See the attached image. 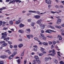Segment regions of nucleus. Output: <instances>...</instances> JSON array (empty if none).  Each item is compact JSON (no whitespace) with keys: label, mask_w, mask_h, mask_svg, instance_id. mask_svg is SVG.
Masks as SVG:
<instances>
[{"label":"nucleus","mask_w":64,"mask_h":64,"mask_svg":"<svg viewBox=\"0 0 64 64\" xmlns=\"http://www.w3.org/2000/svg\"><path fill=\"white\" fill-rule=\"evenodd\" d=\"M58 38H59V40H61L62 39V38L61 37V36L60 35H58Z\"/></svg>","instance_id":"obj_20"},{"label":"nucleus","mask_w":64,"mask_h":64,"mask_svg":"<svg viewBox=\"0 0 64 64\" xmlns=\"http://www.w3.org/2000/svg\"><path fill=\"white\" fill-rule=\"evenodd\" d=\"M30 15H31V13H29V14L28 13L26 14L27 16H29Z\"/></svg>","instance_id":"obj_49"},{"label":"nucleus","mask_w":64,"mask_h":64,"mask_svg":"<svg viewBox=\"0 0 64 64\" xmlns=\"http://www.w3.org/2000/svg\"><path fill=\"white\" fill-rule=\"evenodd\" d=\"M45 2L48 4L50 5L51 4V1L50 0H46Z\"/></svg>","instance_id":"obj_5"},{"label":"nucleus","mask_w":64,"mask_h":64,"mask_svg":"<svg viewBox=\"0 0 64 64\" xmlns=\"http://www.w3.org/2000/svg\"><path fill=\"white\" fill-rule=\"evenodd\" d=\"M58 7H59L58 6V5H56L55 6V7H56V8H58Z\"/></svg>","instance_id":"obj_62"},{"label":"nucleus","mask_w":64,"mask_h":64,"mask_svg":"<svg viewBox=\"0 0 64 64\" xmlns=\"http://www.w3.org/2000/svg\"><path fill=\"white\" fill-rule=\"evenodd\" d=\"M17 54V52L16 51L14 52V53H13L12 55L10 56L8 58L10 60H11L12 58L14 57V56H15Z\"/></svg>","instance_id":"obj_2"},{"label":"nucleus","mask_w":64,"mask_h":64,"mask_svg":"<svg viewBox=\"0 0 64 64\" xmlns=\"http://www.w3.org/2000/svg\"><path fill=\"white\" fill-rule=\"evenodd\" d=\"M34 40H38V39L37 38H34Z\"/></svg>","instance_id":"obj_47"},{"label":"nucleus","mask_w":64,"mask_h":64,"mask_svg":"<svg viewBox=\"0 0 64 64\" xmlns=\"http://www.w3.org/2000/svg\"><path fill=\"white\" fill-rule=\"evenodd\" d=\"M4 43H5V41H4L3 42H0V44H3Z\"/></svg>","instance_id":"obj_45"},{"label":"nucleus","mask_w":64,"mask_h":64,"mask_svg":"<svg viewBox=\"0 0 64 64\" xmlns=\"http://www.w3.org/2000/svg\"><path fill=\"white\" fill-rule=\"evenodd\" d=\"M31 30H30V29H26V33H30V32Z\"/></svg>","instance_id":"obj_11"},{"label":"nucleus","mask_w":64,"mask_h":64,"mask_svg":"<svg viewBox=\"0 0 64 64\" xmlns=\"http://www.w3.org/2000/svg\"><path fill=\"white\" fill-rule=\"evenodd\" d=\"M18 40L20 41H22V39H18Z\"/></svg>","instance_id":"obj_59"},{"label":"nucleus","mask_w":64,"mask_h":64,"mask_svg":"<svg viewBox=\"0 0 64 64\" xmlns=\"http://www.w3.org/2000/svg\"><path fill=\"white\" fill-rule=\"evenodd\" d=\"M14 48H17V46L15 45L14 46Z\"/></svg>","instance_id":"obj_43"},{"label":"nucleus","mask_w":64,"mask_h":64,"mask_svg":"<svg viewBox=\"0 0 64 64\" xmlns=\"http://www.w3.org/2000/svg\"><path fill=\"white\" fill-rule=\"evenodd\" d=\"M26 60H25L24 61V64H26Z\"/></svg>","instance_id":"obj_57"},{"label":"nucleus","mask_w":64,"mask_h":64,"mask_svg":"<svg viewBox=\"0 0 64 64\" xmlns=\"http://www.w3.org/2000/svg\"><path fill=\"white\" fill-rule=\"evenodd\" d=\"M60 8H63V6H60Z\"/></svg>","instance_id":"obj_61"},{"label":"nucleus","mask_w":64,"mask_h":64,"mask_svg":"<svg viewBox=\"0 0 64 64\" xmlns=\"http://www.w3.org/2000/svg\"><path fill=\"white\" fill-rule=\"evenodd\" d=\"M51 12V13H52V14H55V13H56V12H54L53 11H52Z\"/></svg>","instance_id":"obj_38"},{"label":"nucleus","mask_w":64,"mask_h":64,"mask_svg":"<svg viewBox=\"0 0 64 64\" xmlns=\"http://www.w3.org/2000/svg\"><path fill=\"white\" fill-rule=\"evenodd\" d=\"M2 36L1 38V39H4V40H6V41H8L7 40H9L10 39V38L9 37H8L7 38H6V37H7V34H5L4 33H2Z\"/></svg>","instance_id":"obj_1"},{"label":"nucleus","mask_w":64,"mask_h":64,"mask_svg":"<svg viewBox=\"0 0 64 64\" xmlns=\"http://www.w3.org/2000/svg\"><path fill=\"white\" fill-rule=\"evenodd\" d=\"M18 32H19V33L22 34L24 33V31L22 30H18Z\"/></svg>","instance_id":"obj_17"},{"label":"nucleus","mask_w":64,"mask_h":64,"mask_svg":"<svg viewBox=\"0 0 64 64\" xmlns=\"http://www.w3.org/2000/svg\"><path fill=\"white\" fill-rule=\"evenodd\" d=\"M10 48H12L13 47V46L11 45H10Z\"/></svg>","instance_id":"obj_52"},{"label":"nucleus","mask_w":64,"mask_h":64,"mask_svg":"<svg viewBox=\"0 0 64 64\" xmlns=\"http://www.w3.org/2000/svg\"><path fill=\"white\" fill-rule=\"evenodd\" d=\"M61 20L60 18H59L57 20L56 23L58 24H60L61 23Z\"/></svg>","instance_id":"obj_8"},{"label":"nucleus","mask_w":64,"mask_h":64,"mask_svg":"<svg viewBox=\"0 0 64 64\" xmlns=\"http://www.w3.org/2000/svg\"><path fill=\"white\" fill-rule=\"evenodd\" d=\"M34 17L36 19H39L40 17V16L39 15H36L35 16H34Z\"/></svg>","instance_id":"obj_15"},{"label":"nucleus","mask_w":64,"mask_h":64,"mask_svg":"<svg viewBox=\"0 0 64 64\" xmlns=\"http://www.w3.org/2000/svg\"><path fill=\"white\" fill-rule=\"evenodd\" d=\"M49 25H50L51 24H53V23L51 22H50L48 23Z\"/></svg>","instance_id":"obj_53"},{"label":"nucleus","mask_w":64,"mask_h":64,"mask_svg":"<svg viewBox=\"0 0 64 64\" xmlns=\"http://www.w3.org/2000/svg\"><path fill=\"white\" fill-rule=\"evenodd\" d=\"M8 32L9 33H11L12 32V31H11L10 30H9Z\"/></svg>","instance_id":"obj_58"},{"label":"nucleus","mask_w":64,"mask_h":64,"mask_svg":"<svg viewBox=\"0 0 64 64\" xmlns=\"http://www.w3.org/2000/svg\"><path fill=\"white\" fill-rule=\"evenodd\" d=\"M51 6H52L51 5H48V7L49 8H50Z\"/></svg>","instance_id":"obj_60"},{"label":"nucleus","mask_w":64,"mask_h":64,"mask_svg":"<svg viewBox=\"0 0 64 64\" xmlns=\"http://www.w3.org/2000/svg\"><path fill=\"white\" fill-rule=\"evenodd\" d=\"M40 35L42 37H44L42 38L43 40H46V37H44V35L42 34H40Z\"/></svg>","instance_id":"obj_9"},{"label":"nucleus","mask_w":64,"mask_h":64,"mask_svg":"<svg viewBox=\"0 0 64 64\" xmlns=\"http://www.w3.org/2000/svg\"><path fill=\"white\" fill-rule=\"evenodd\" d=\"M3 44L2 45V47H5V46H7V44L5 43V42H4Z\"/></svg>","instance_id":"obj_14"},{"label":"nucleus","mask_w":64,"mask_h":64,"mask_svg":"<svg viewBox=\"0 0 64 64\" xmlns=\"http://www.w3.org/2000/svg\"><path fill=\"white\" fill-rule=\"evenodd\" d=\"M44 60L46 62H47L49 61V58H44Z\"/></svg>","instance_id":"obj_22"},{"label":"nucleus","mask_w":64,"mask_h":64,"mask_svg":"<svg viewBox=\"0 0 64 64\" xmlns=\"http://www.w3.org/2000/svg\"><path fill=\"white\" fill-rule=\"evenodd\" d=\"M52 53L53 54H48V55L54 56H55V55L56 54V52L54 49H53L52 50Z\"/></svg>","instance_id":"obj_3"},{"label":"nucleus","mask_w":64,"mask_h":64,"mask_svg":"<svg viewBox=\"0 0 64 64\" xmlns=\"http://www.w3.org/2000/svg\"><path fill=\"white\" fill-rule=\"evenodd\" d=\"M6 52V53H8V55H10V54H11V52H10V50H6L5 51Z\"/></svg>","instance_id":"obj_12"},{"label":"nucleus","mask_w":64,"mask_h":64,"mask_svg":"<svg viewBox=\"0 0 64 64\" xmlns=\"http://www.w3.org/2000/svg\"><path fill=\"white\" fill-rule=\"evenodd\" d=\"M28 22H30V21H31V20L29 19L28 20Z\"/></svg>","instance_id":"obj_63"},{"label":"nucleus","mask_w":64,"mask_h":64,"mask_svg":"<svg viewBox=\"0 0 64 64\" xmlns=\"http://www.w3.org/2000/svg\"><path fill=\"white\" fill-rule=\"evenodd\" d=\"M48 43L50 45H51V44H52V42H48Z\"/></svg>","instance_id":"obj_44"},{"label":"nucleus","mask_w":64,"mask_h":64,"mask_svg":"<svg viewBox=\"0 0 64 64\" xmlns=\"http://www.w3.org/2000/svg\"><path fill=\"white\" fill-rule=\"evenodd\" d=\"M47 37H48V38H53V37L52 36H47Z\"/></svg>","instance_id":"obj_33"},{"label":"nucleus","mask_w":64,"mask_h":64,"mask_svg":"<svg viewBox=\"0 0 64 64\" xmlns=\"http://www.w3.org/2000/svg\"><path fill=\"white\" fill-rule=\"evenodd\" d=\"M36 61L38 62V64H40L41 63V61L40 60H36Z\"/></svg>","instance_id":"obj_29"},{"label":"nucleus","mask_w":64,"mask_h":64,"mask_svg":"<svg viewBox=\"0 0 64 64\" xmlns=\"http://www.w3.org/2000/svg\"><path fill=\"white\" fill-rule=\"evenodd\" d=\"M34 58H35V59H36V61H37V60H39V58L38 57V56H34Z\"/></svg>","instance_id":"obj_24"},{"label":"nucleus","mask_w":64,"mask_h":64,"mask_svg":"<svg viewBox=\"0 0 64 64\" xmlns=\"http://www.w3.org/2000/svg\"><path fill=\"white\" fill-rule=\"evenodd\" d=\"M25 26V25L23 24L22 23H21L19 25V28H23V27H24V26Z\"/></svg>","instance_id":"obj_10"},{"label":"nucleus","mask_w":64,"mask_h":64,"mask_svg":"<svg viewBox=\"0 0 64 64\" xmlns=\"http://www.w3.org/2000/svg\"><path fill=\"white\" fill-rule=\"evenodd\" d=\"M0 58H2V59H5V58H7V56H2L0 57Z\"/></svg>","instance_id":"obj_16"},{"label":"nucleus","mask_w":64,"mask_h":64,"mask_svg":"<svg viewBox=\"0 0 64 64\" xmlns=\"http://www.w3.org/2000/svg\"><path fill=\"white\" fill-rule=\"evenodd\" d=\"M28 12L30 13H35L36 12V11H32L31 10H29Z\"/></svg>","instance_id":"obj_23"},{"label":"nucleus","mask_w":64,"mask_h":64,"mask_svg":"<svg viewBox=\"0 0 64 64\" xmlns=\"http://www.w3.org/2000/svg\"><path fill=\"white\" fill-rule=\"evenodd\" d=\"M24 53L22 52L21 54V55L22 56H24Z\"/></svg>","instance_id":"obj_54"},{"label":"nucleus","mask_w":64,"mask_h":64,"mask_svg":"<svg viewBox=\"0 0 64 64\" xmlns=\"http://www.w3.org/2000/svg\"><path fill=\"white\" fill-rule=\"evenodd\" d=\"M10 24V25H13V22L12 20H10V21L9 22Z\"/></svg>","instance_id":"obj_26"},{"label":"nucleus","mask_w":64,"mask_h":64,"mask_svg":"<svg viewBox=\"0 0 64 64\" xmlns=\"http://www.w3.org/2000/svg\"><path fill=\"white\" fill-rule=\"evenodd\" d=\"M61 34L62 35V36H64V33H61Z\"/></svg>","instance_id":"obj_64"},{"label":"nucleus","mask_w":64,"mask_h":64,"mask_svg":"<svg viewBox=\"0 0 64 64\" xmlns=\"http://www.w3.org/2000/svg\"><path fill=\"white\" fill-rule=\"evenodd\" d=\"M26 36L29 39H30V37L31 38H33V36L32 34H29L28 35H27Z\"/></svg>","instance_id":"obj_6"},{"label":"nucleus","mask_w":64,"mask_h":64,"mask_svg":"<svg viewBox=\"0 0 64 64\" xmlns=\"http://www.w3.org/2000/svg\"><path fill=\"white\" fill-rule=\"evenodd\" d=\"M42 22V20H38V21L36 22V23L37 24H41V22Z\"/></svg>","instance_id":"obj_13"},{"label":"nucleus","mask_w":64,"mask_h":64,"mask_svg":"<svg viewBox=\"0 0 64 64\" xmlns=\"http://www.w3.org/2000/svg\"><path fill=\"white\" fill-rule=\"evenodd\" d=\"M40 51H44V50H45V49L44 48H40Z\"/></svg>","instance_id":"obj_37"},{"label":"nucleus","mask_w":64,"mask_h":64,"mask_svg":"<svg viewBox=\"0 0 64 64\" xmlns=\"http://www.w3.org/2000/svg\"><path fill=\"white\" fill-rule=\"evenodd\" d=\"M35 25V23L34 22H32L31 23V25L32 26H33Z\"/></svg>","instance_id":"obj_30"},{"label":"nucleus","mask_w":64,"mask_h":64,"mask_svg":"<svg viewBox=\"0 0 64 64\" xmlns=\"http://www.w3.org/2000/svg\"><path fill=\"white\" fill-rule=\"evenodd\" d=\"M53 44H54V45H55V44H56V42L55 41H53Z\"/></svg>","instance_id":"obj_42"},{"label":"nucleus","mask_w":64,"mask_h":64,"mask_svg":"<svg viewBox=\"0 0 64 64\" xmlns=\"http://www.w3.org/2000/svg\"><path fill=\"white\" fill-rule=\"evenodd\" d=\"M55 27L56 28H58L59 29H61V26H55Z\"/></svg>","instance_id":"obj_28"},{"label":"nucleus","mask_w":64,"mask_h":64,"mask_svg":"<svg viewBox=\"0 0 64 64\" xmlns=\"http://www.w3.org/2000/svg\"><path fill=\"white\" fill-rule=\"evenodd\" d=\"M49 27L51 28V29H54V30H55V28H54V27L53 26H51V25H50L49 26Z\"/></svg>","instance_id":"obj_21"},{"label":"nucleus","mask_w":64,"mask_h":64,"mask_svg":"<svg viewBox=\"0 0 64 64\" xmlns=\"http://www.w3.org/2000/svg\"><path fill=\"white\" fill-rule=\"evenodd\" d=\"M55 63H56V64H57V63H58V61H57V60H56L55 61H54Z\"/></svg>","instance_id":"obj_48"},{"label":"nucleus","mask_w":64,"mask_h":64,"mask_svg":"<svg viewBox=\"0 0 64 64\" xmlns=\"http://www.w3.org/2000/svg\"><path fill=\"white\" fill-rule=\"evenodd\" d=\"M61 32H64V30H60Z\"/></svg>","instance_id":"obj_55"},{"label":"nucleus","mask_w":64,"mask_h":64,"mask_svg":"<svg viewBox=\"0 0 64 64\" xmlns=\"http://www.w3.org/2000/svg\"><path fill=\"white\" fill-rule=\"evenodd\" d=\"M33 47H36L37 48V47H38L36 45H35L34 46H33Z\"/></svg>","instance_id":"obj_56"},{"label":"nucleus","mask_w":64,"mask_h":64,"mask_svg":"<svg viewBox=\"0 0 64 64\" xmlns=\"http://www.w3.org/2000/svg\"><path fill=\"white\" fill-rule=\"evenodd\" d=\"M15 2L16 3H17V2H19V3H21L22 1L19 0H13L12 1V4H14V3Z\"/></svg>","instance_id":"obj_4"},{"label":"nucleus","mask_w":64,"mask_h":64,"mask_svg":"<svg viewBox=\"0 0 64 64\" xmlns=\"http://www.w3.org/2000/svg\"><path fill=\"white\" fill-rule=\"evenodd\" d=\"M8 44H12V43L11 42H10L9 41H8Z\"/></svg>","instance_id":"obj_40"},{"label":"nucleus","mask_w":64,"mask_h":64,"mask_svg":"<svg viewBox=\"0 0 64 64\" xmlns=\"http://www.w3.org/2000/svg\"><path fill=\"white\" fill-rule=\"evenodd\" d=\"M34 51H37V48L35 47L34 49Z\"/></svg>","instance_id":"obj_31"},{"label":"nucleus","mask_w":64,"mask_h":64,"mask_svg":"<svg viewBox=\"0 0 64 64\" xmlns=\"http://www.w3.org/2000/svg\"><path fill=\"white\" fill-rule=\"evenodd\" d=\"M43 55V54L42 53H41L39 54V56H42V55Z\"/></svg>","instance_id":"obj_41"},{"label":"nucleus","mask_w":64,"mask_h":64,"mask_svg":"<svg viewBox=\"0 0 64 64\" xmlns=\"http://www.w3.org/2000/svg\"><path fill=\"white\" fill-rule=\"evenodd\" d=\"M60 64H64V63L62 61H61L60 62Z\"/></svg>","instance_id":"obj_39"},{"label":"nucleus","mask_w":64,"mask_h":64,"mask_svg":"<svg viewBox=\"0 0 64 64\" xmlns=\"http://www.w3.org/2000/svg\"><path fill=\"white\" fill-rule=\"evenodd\" d=\"M6 29H8V28H6L5 27H4L3 28V30H6Z\"/></svg>","instance_id":"obj_35"},{"label":"nucleus","mask_w":64,"mask_h":64,"mask_svg":"<svg viewBox=\"0 0 64 64\" xmlns=\"http://www.w3.org/2000/svg\"><path fill=\"white\" fill-rule=\"evenodd\" d=\"M20 20H18L16 21L15 24H19L20 23Z\"/></svg>","instance_id":"obj_18"},{"label":"nucleus","mask_w":64,"mask_h":64,"mask_svg":"<svg viewBox=\"0 0 64 64\" xmlns=\"http://www.w3.org/2000/svg\"><path fill=\"white\" fill-rule=\"evenodd\" d=\"M37 13L38 14H40V12L37 11V12H36V11L35 12H34V13Z\"/></svg>","instance_id":"obj_36"},{"label":"nucleus","mask_w":64,"mask_h":64,"mask_svg":"<svg viewBox=\"0 0 64 64\" xmlns=\"http://www.w3.org/2000/svg\"><path fill=\"white\" fill-rule=\"evenodd\" d=\"M42 44L45 46L48 45V43L47 42H44L42 43Z\"/></svg>","instance_id":"obj_27"},{"label":"nucleus","mask_w":64,"mask_h":64,"mask_svg":"<svg viewBox=\"0 0 64 64\" xmlns=\"http://www.w3.org/2000/svg\"><path fill=\"white\" fill-rule=\"evenodd\" d=\"M17 62L18 63H20V60L19 59H18L17 60Z\"/></svg>","instance_id":"obj_50"},{"label":"nucleus","mask_w":64,"mask_h":64,"mask_svg":"<svg viewBox=\"0 0 64 64\" xmlns=\"http://www.w3.org/2000/svg\"><path fill=\"white\" fill-rule=\"evenodd\" d=\"M4 62L3 61H0V64H4Z\"/></svg>","instance_id":"obj_32"},{"label":"nucleus","mask_w":64,"mask_h":64,"mask_svg":"<svg viewBox=\"0 0 64 64\" xmlns=\"http://www.w3.org/2000/svg\"><path fill=\"white\" fill-rule=\"evenodd\" d=\"M23 45L22 44H20L18 46V47L19 48H21L22 47H23Z\"/></svg>","instance_id":"obj_25"},{"label":"nucleus","mask_w":64,"mask_h":64,"mask_svg":"<svg viewBox=\"0 0 64 64\" xmlns=\"http://www.w3.org/2000/svg\"><path fill=\"white\" fill-rule=\"evenodd\" d=\"M52 30H46V33H49V34H51L52 33Z\"/></svg>","instance_id":"obj_7"},{"label":"nucleus","mask_w":64,"mask_h":64,"mask_svg":"<svg viewBox=\"0 0 64 64\" xmlns=\"http://www.w3.org/2000/svg\"><path fill=\"white\" fill-rule=\"evenodd\" d=\"M40 28H41V29H44L45 28V25L44 24L41 25Z\"/></svg>","instance_id":"obj_19"},{"label":"nucleus","mask_w":64,"mask_h":64,"mask_svg":"<svg viewBox=\"0 0 64 64\" xmlns=\"http://www.w3.org/2000/svg\"><path fill=\"white\" fill-rule=\"evenodd\" d=\"M2 21H0V26L2 25Z\"/></svg>","instance_id":"obj_46"},{"label":"nucleus","mask_w":64,"mask_h":64,"mask_svg":"<svg viewBox=\"0 0 64 64\" xmlns=\"http://www.w3.org/2000/svg\"><path fill=\"white\" fill-rule=\"evenodd\" d=\"M52 52V50H49L48 53H51V52Z\"/></svg>","instance_id":"obj_51"},{"label":"nucleus","mask_w":64,"mask_h":64,"mask_svg":"<svg viewBox=\"0 0 64 64\" xmlns=\"http://www.w3.org/2000/svg\"><path fill=\"white\" fill-rule=\"evenodd\" d=\"M36 64V62H35V60H34L32 61V64Z\"/></svg>","instance_id":"obj_34"}]
</instances>
